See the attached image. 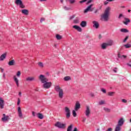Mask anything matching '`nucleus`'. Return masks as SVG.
<instances>
[{"label": "nucleus", "mask_w": 131, "mask_h": 131, "mask_svg": "<svg viewBox=\"0 0 131 131\" xmlns=\"http://www.w3.org/2000/svg\"><path fill=\"white\" fill-rule=\"evenodd\" d=\"M113 71L115 72V73H116L117 72V71H116V70L114 69Z\"/></svg>", "instance_id": "4d7b16f0"}, {"label": "nucleus", "mask_w": 131, "mask_h": 131, "mask_svg": "<svg viewBox=\"0 0 131 131\" xmlns=\"http://www.w3.org/2000/svg\"><path fill=\"white\" fill-rule=\"evenodd\" d=\"M113 45V41L111 40L108 43H103L101 45V48L103 50H106L107 47H109V46H112Z\"/></svg>", "instance_id": "20e7f679"}, {"label": "nucleus", "mask_w": 131, "mask_h": 131, "mask_svg": "<svg viewBox=\"0 0 131 131\" xmlns=\"http://www.w3.org/2000/svg\"><path fill=\"white\" fill-rule=\"evenodd\" d=\"M32 116L33 117H35V112H32Z\"/></svg>", "instance_id": "09e8293b"}, {"label": "nucleus", "mask_w": 131, "mask_h": 131, "mask_svg": "<svg viewBox=\"0 0 131 131\" xmlns=\"http://www.w3.org/2000/svg\"><path fill=\"white\" fill-rule=\"evenodd\" d=\"M92 7H93V4H91L90 5H89L87 8L86 9H85L84 10V13H88V12H89V11L90 12H93V10H92Z\"/></svg>", "instance_id": "9b49d317"}, {"label": "nucleus", "mask_w": 131, "mask_h": 131, "mask_svg": "<svg viewBox=\"0 0 131 131\" xmlns=\"http://www.w3.org/2000/svg\"><path fill=\"white\" fill-rule=\"evenodd\" d=\"M38 78L42 83H45V82L49 81V79H48L43 75H40Z\"/></svg>", "instance_id": "39448f33"}, {"label": "nucleus", "mask_w": 131, "mask_h": 131, "mask_svg": "<svg viewBox=\"0 0 131 131\" xmlns=\"http://www.w3.org/2000/svg\"><path fill=\"white\" fill-rule=\"evenodd\" d=\"M35 80V78L34 77H28L26 78L27 81H33Z\"/></svg>", "instance_id": "4be33fe9"}, {"label": "nucleus", "mask_w": 131, "mask_h": 131, "mask_svg": "<svg viewBox=\"0 0 131 131\" xmlns=\"http://www.w3.org/2000/svg\"><path fill=\"white\" fill-rule=\"evenodd\" d=\"M73 18H74V16H72V17H70V19H73Z\"/></svg>", "instance_id": "69168bd1"}, {"label": "nucleus", "mask_w": 131, "mask_h": 131, "mask_svg": "<svg viewBox=\"0 0 131 131\" xmlns=\"http://www.w3.org/2000/svg\"><path fill=\"white\" fill-rule=\"evenodd\" d=\"M103 110H104L105 112H107V113H109L111 111V110H110V108H108L106 107H104Z\"/></svg>", "instance_id": "72a5a7b5"}, {"label": "nucleus", "mask_w": 131, "mask_h": 131, "mask_svg": "<svg viewBox=\"0 0 131 131\" xmlns=\"http://www.w3.org/2000/svg\"><path fill=\"white\" fill-rule=\"evenodd\" d=\"M128 37H129V36H126V37L124 39L123 42H126V40L128 39Z\"/></svg>", "instance_id": "ea45409f"}, {"label": "nucleus", "mask_w": 131, "mask_h": 131, "mask_svg": "<svg viewBox=\"0 0 131 131\" xmlns=\"http://www.w3.org/2000/svg\"><path fill=\"white\" fill-rule=\"evenodd\" d=\"M71 80V77L70 76H66L64 77V80L65 81H68V80Z\"/></svg>", "instance_id": "c756f323"}, {"label": "nucleus", "mask_w": 131, "mask_h": 131, "mask_svg": "<svg viewBox=\"0 0 131 131\" xmlns=\"http://www.w3.org/2000/svg\"><path fill=\"white\" fill-rule=\"evenodd\" d=\"M4 117L2 118L3 121H7V120H9L10 119V117L9 116H6V115L4 114H3Z\"/></svg>", "instance_id": "b1692460"}, {"label": "nucleus", "mask_w": 131, "mask_h": 131, "mask_svg": "<svg viewBox=\"0 0 131 131\" xmlns=\"http://www.w3.org/2000/svg\"><path fill=\"white\" fill-rule=\"evenodd\" d=\"M121 130V126L117 124L116 126L115 129V131H120Z\"/></svg>", "instance_id": "393cba45"}, {"label": "nucleus", "mask_w": 131, "mask_h": 131, "mask_svg": "<svg viewBox=\"0 0 131 131\" xmlns=\"http://www.w3.org/2000/svg\"><path fill=\"white\" fill-rule=\"evenodd\" d=\"M56 38H57V39H58V40H60V39H62V36L59 34H56Z\"/></svg>", "instance_id": "473e14b6"}, {"label": "nucleus", "mask_w": 131, "mask_h": 131, "mask_svg": "<svg viewBox=\"0 0 131 131\" xmlns=\"http://www.w3.org/2000/svg\"><path fill=\"white\" fill-rule=\"evenodd\" d=\"M17 112L18 113L19 117L22 118V117H23V115L22 114V111H21V107H20V106L18 107Z\"/></svg>", "instance_id": "f3484780"}, {"label": "nucleus", "mask_w": 131, "mask_h": 131, "mask_svg": "<svg viewBox=\"0 0 131 131\" xmlns=\"http://www.w3.org/2000/svg\"><path fill=\"white\" fill-rule=\"evenodd\" d=\"M66 126V124H63L60 122H57L55 124V126H56V127H58V128H65Z\"/></svg>", "instance_id": "0eeeda50"}, {"label": "nucleus", "mask_w": 131, "mask_h": 131, "mask_svg": "<svg viewBox=\"0 0 131 131\" xmlns=\"http://www.w3.org/2000/svg\"><path fill=\"white\" fill-rule=\"evenodd\" d=\"M122 102H123V103H126L127 101H126L125 99H122Z\"/></svg>", "instance_id": "de8ad7c7"}, {"label": "nucleus", "mask_w": 131, "mask_h": 131, "mask_svg": "<svg viewBox=\"0 0 131 131\" xmlns=\"http://www.w3.org/2000/svg\"><path fill=\"white\" fill-rule=\"evenodd\" d=\"M63 0H60V2L61 3V4H63Z\"/></svg>", "instance_id": "e2e57ef3"}, {"label": "nucleus", "mask_w": 131, "mask_h": 131, "mask_svg": "<svg viewBox=\"0 0 131 131\" xmlns=\"http://www.w3.org/2000/svg\"><path fill=\"white\" fill-rule=\"evenodd\" d=\"M101 92H102V93H103V94H106V90H105L104 89H101Z\"/></svg>", "instance_id": "79ce46f5"}, {"label": "nucleus", "mask_w": 131, "mask_h": 131, "mask_svg": "<svg viewBox=\"0 0 131 131\" xmlns=\"http://www.w3.org/2000/svg\"><path fill=\"white\" fill-rule=\"evenodd\" d=\"M94 14H96V15H99V14H100V12H99V9H96L94 11Z\"/></svg>", "instance_id": "58836bf2"}, {"label": "nucleus", "mask_w": 131, "mask_h": 131, "mask_svg": "<svg viewBox=\"0 0 131 131\" xmlns=\"http://www.w3.org/2000/svg\"><path fill=\"white\" fill-rule=\"evenodd\" d=\"M7 58V52H5L0 56V61H4Z\"/></svg>", "instance_id": "f8f14e48"}, {"label": "nucleus", "mask_w": 131, "mask_h": 131, "mask_svg": "<svg viewBox=\"0 0 131 131\" xmlns=\"http://www.w3.org/2000/svg\"><path fill=\"white\" fill-rule=\"evenodd\" d=\"M16 63V61H15V59L11 60L8 62V65L9 66H14Z\"/></svg>", "instance_id": "aec40b11"}, {"label": "nucleus", "mask_w": 131, "mask_h": 131, "mask_svg": "<svg viewBox=\"0 0 131 131\" xmlns=\"http://www.w3.org/2000/svg\"><path fill=\"white\" fill-rule=\"evenodd\" d=\"M70 4H74L75 0H69Z\"/></svg>", "instance_id": "a19ab883"}, {"label": "nucleus", "mask_w": 131, "mask_h": 131, "mask_svg": "<svg viewBox=\"0 0 131 131\" xmlns=\"http://www.w3.org/2000/svg\"><path fill=\"white\" fill-rule=\"evenodd\" d=\"M4 101L3 98H0V108L1 109H4V107L5 106Z\"/></svg>", "instance_id": "a211bd4d"}, {"label": "nucleus", "mask_w": 131, "mask_h": 131, "mask_svg": "<svg viewBox=\"0 0 131 131\" xmlns=\"http://www.w3.org/2000/svg\"><path fill=\"white\" fill-rule=\"evenodd\" d=\"M3 77L5 78V77H6V74L4 73L3 74Z\"/></svg>", "instance_id": "052dcab7"}, {"label": "nucleus", "mask_w": 131, "mask_h": 131, "mask_svg": "<svg viewBox=\"0 0 131 131\" xmlns=\"http://www.w3.org/2000/svg\"><path fill=\"white\" fill-rule=\"evenodd\" d=\"M45 20H46V19H45L43 18H41L40 19L41 23H42V22H43V21H45Z\"/></svg>", "instance_id": "a18cd8bd"}, {"label": "nucleus", "mask_w": 131, "mask_h": 131, "mask_svg": "<svg viewBox=\"0 0 131 131\" xmlns=\"http://www.w3.org/2000/svg\"><path fill=\"white\" fill-rule=\"evenodd\" d=\"M120 32H123L124 33H126L128 32L129 31H128V30H127L126 29L123 28L120 30Z\"/></svg>", "instance_id": "cd10ccee"}, {"label": "nucleus", "mask_w": 131, "mask_h": 131, "mask_svg": "<svg viewBox=\"0 0 131 131\" xmlns=\"http://www.w3.org/2000/svg\"><path fill=\"white\" fill-rule=\"evenodd\" d=\"M114 95H115V92H108V96H110L111 97H113V96H114Z\"/></svg>", "instance_id": "7c9ffc66"}, {"label": "nucleus", "mask_w": 131, "mask_h": 131, "mask_svg": "<svg viewBox=\"0 0 131 131\" xmlns=\"http://www.w3.org/2000/svg\"><path fill=\"white\" fill-rule=\"evenodd\" d=\"M42 88L43 89H50L51 86H52V82H45V83H43Z\"/></svg>", "instance_id": "423d86ee"}, {"label": "nucleus", "mask_w": 131, "mask_h": 131, "mask_svg": "<svg viewBox=\"0 0 131 131\" xmlns=\"http://www.w3.org/2000/svg\"><path fill=\"white\" fill-rule=\"evenodd\" d=\"M92 23L93 24V27L94 28H96V29H98V28H99L100 25L99 24V23L98 21H93Z\"/></svg>", "instance_id": "ddd939ff"}, {"label": "nucleus", "mask_w": 131, "mask_h": 131, "mask_svg": "<svg viewBox=\"0 0 131 131\" xmlns=\"http://www.w3.org/2000/svg\"><path fill=\"white\" fill-rule=\"evenodd\" d=\"M81 27H86V21H82L80 24Z\"/></svg>", "instance_id": "a878e982"}, {"label": "nucleus", "mask_w": 131, "mask_h": 131, "mask_svg": "<svg viewBox=\"0 0 131 131\" xmlns=\"http://www.w3.org/2000/svg\"><path fill=\"white\" fill-rule=\"evenodd\" d=\"M107 4H108V2H107V1H105V2H104V5H107Z\"/></svg>", "instance_id": "5fc2aeb1"}, {"label": "nucleus", "mask_w": 131, "mask_h": 131, "mask_svg": "<svg viewBox=\"0 0 131 131\" xmlns=\"http://www.w3.org/2000/svg\"><path fill=\"white\" fill-rule=\"evenodd\" d=\"M124 48H125V49H130L131 45L130 43H127L126 45H124Z\"/></svg>", "instance_id": "c85d7f7f"}, {"label": "nucleus", "mask_w": 131, "mask_h": 131, "mask_svg": "<svg viewBox=\"0 0 131 131\" xmlns=\"http://www.w3.org/2000/svg\"><path fill=\"white\" fill-rule=\"evenodd\" d=\"M56 92L58 93V97L59 99H63L64 97V93L63 92V89H61L59 85H56L54 88Z\"/></svg>", "instance_id": "f03ea898"}, {"label": "nucleus", "mask_w": 131, "mask_h": 131, "mask_svg": "<svg viewBox=\"0 0 131 131\" xmlns=\"http://www.w3.org/2000/svg\"><path fill=\"white\" fill-rule=\"evenodd\" d=\"M18 95H19V96H20V97H21V95H22V92H19L18 93Z\"/></svg>", "instance_id": "3c124183"}, {"label": "nucleus", "mask_w": 131, "mask_h": 131, "mask_svg": "<svg viewBox=\"0 0 131 131\" xmlns=\"http://www.w3.org/2000/svg\"><path fill=\"white\" fill-rule=\"evenodd\" d=\"M86 120V119L85 118H83V121H85Z\"/></svg>", "instance_id": "13d9d810"}, {"label": "nucleus", "mask_w": 131, "mask_h": 131, "mask_svg": "<svg viewBox=\"0 0 131 131\" xmlns=\"http://www.w3.org/2000/svg\"><path fill=\"white\" fill-rule=\"evenodd\" d=\"M38 64L40 68H43V63L42 62H38Z\"/></svg>", "instance_id": "4c0bfd02"}, {"label": "nucleus", "mask_w": 131, "mask_h": 131, "mask_svg": "<svg viewBox=\"0 0 131 131\" xmlns=\"http://www.w3.org/2000/svg\"><path fill=\"white\" fill-rule=\"evenodd\" d=\"M99 39H101V38H102V35H99Z\"/></svg>", "instance_id": "6e6d98bb"}, {"label": "nucleus", "mask_w": 131, "mask_h": 131, "mask_svg": "<svg viewBox=\"0 0 131 131\" xmlns=\"http://www.w3.org/2000/svg\"><path fill=\"white\" fill-rule=\"evenodd\" d=\"M21 13L24 15H27L28 14H29V11H28V10L27 9H23L21 10Z\"/></svg>", "instance_id": "5701e85b"}, {"label": "nucleus", "mask_w": 131, "mask_h": 131, "mask_svg": "<svg viewBox=\"0 0 131 131\" xmlns=\"http://www.w3.org/2000/svg\"><path fill=\"white\" fill-rule=\"evenodd\" d=\"M111 10V8H110V7H107L104 10V13L101 15V19H102L103 21H105V22H107L109 20Z\"/></svg>", "instance_id": "f257e3e1"}, {"label": "nucleus", "mask_w": 131, "mask_h": 131, "mask_svg": "<svg viewBox=\"0 0 131 131\" xmlns=\"http://www.w3.org/2000/svg\"><path fill=\"white\" fill-rule=\"evenodd\" d=\"M74 23H75V24H78V23H79V18L77 17L75 19H74Z\"/></svg>", "instance_id": "2f4dec72"}, {"label": "nucleus", "mask_w": 131, "mask_h": 131, "mask_svg": "<svg viewBox=\"0 0 131 131\" xmlns=\"http://www.w3.org/2000/svg\"><path fill=\"white\" fill-rule=\"evenodd\" d=\"M92 97H94V94H92Z\"/></svg>", "instance_id": "774afa93"}, {"label": "nucleus", "mask_w": 131, "mask_h": 131, "mask_svg": "<svg viewBox=\"0 0 131 131\" xmlns=\"http://www.w3.org/2000/svg\"><path fill=\"white\" fill-rule=\"evenodd\" d=\"M73 28L78 31L79 32H81L82 31V29L80 28V27L77 26V25H75L73 26Z\"/></svg>", "instance_id": "4468645a"}, {"label": "nucleus", "mask_w": 131, "mask_h": 131, "mask_svg": "<svg viewBox=\"0 0 131 131\" xmlns=\"http://www.w3.org/2000/svg\"><path fill=\"white\" fill-rule=\"evenodd\" d=\"M40 2H47V0H40Z\"/></svg>", "instance_id": "680f3d73"}, {"label": "nucleus", "mask_w": 131, "mask_h": 131, "mask_svg": "<svg viewBox=\"0 0 131 131\" xmlns=\"http://www.w3.org/2000/svg\"><path fill=\"white\" fill-rule=\"evenodd\" d=\"M72 128H73V125H72V124H71L69 127H68L67 131H72ZM73 131H77V128L75 127Z\"/></svg>", "instance_id": "6ab92c4d"}, {"label": "nucleus", "mask_w": 131, "mask_h": 131, "mask_svg": "<svg viewBox=\"0 0 131 131\" xmlns=\"http://www.w3.org/2000/svg\"><path fill=\"white\" fill-rule=\"evenodd\" d=\"M124 15H123V14L122 13H121L118 16V19H121V18H124Z\"/></svg>", "instance_id": "e433bc0d"}, {"label": "nucleus", "mask_w": 131, "mask_h": 131, "mask_svg": "<svg viewBox=\"0 0 131 131\" xmlns=\"http://www.w3.org/2000/svg\"><path fill=\"white\" fill-rule=\"evenodd\" d=\"M85 114L87 117L90 116V114H91V109L90 108V106H86V110L85 111Z\"/></svg>", "instance_id": "9d476101"}, {"label": "nucleus", "mask_w": 131, "mask_h": 131, "mask_svg": "<svg viewBox=\"0 0 131 131\" xmlns=\"http://www.w3.org/2000/svg\"><path fill=\"white\" fill-rule=\"evenodd\" d=\"M72 113L74 117H76V116H77V114H76V112H75V110L73 111Z\"/></svg>", "instance_id": "c9c22d12"}, {"label": "nucleus", "mask_w": 131, "mask_h": 131, "mask_svg": "<svg viewBox=\"0 0 131 131\" xmlns=\"http://www.w3.org/2000/svg\"><path fill=\"white\" fill-rule=\"evenodd\" d=\"M123 123H124V119L121 118L119 120L117 124L120 126H122V125H123Z\"/></svg>", "instance_id": "2eb2a0df"}, {"label": "nucleus", "mask_w": 131, "mask_h": 131, "mask_svg": "<svg viewBox=\"0 0 131 131\" xmlns=\"http://www.w3.org/2000/svg\"><path fill=\"white\" fill-rule=\"evenodd\" d=\"M118 58H120L121 59H122V56H120V53L118 54Z\"/></svg>", "instance_id": "49530a36"}, {"label": "nucleus", "mask_w": 131, "mask_h": 131, "mask_svg": "<svg viewBox=\"0 0 131 131\" xmlns=\"http://www.w3.org/2000/svg\"><path fill=\"white\" fill-rule=\"evenodd\" d=\"M122 57H123V58L124 59H125V58H126V56H125V55H122Z\"/></svg>", "instance_id": "864d4df0"}, {"label": "nucleus", "mask_w": 131, "mask_h": 131, "mask_svg": "<svg viewBox=\"0 0 131 131\" xmlns=\"http://www.w3.org/2000/svg\"><path fill=\"white\" fill-rule=\"evenodd\" d=\"M130 11H131L130 10H128V13H130Z\"/></svg>", "instance_id": "0e129e2a"}, {"label": "nucleus", "mask_w": 131, "mask_h": 131, "mask_svg": "<svg viewBox=\"0 0 131 131\" xmlns=\"http://www.w3.org/2000/svg\"><path fill=\"white\" fill-rule=\"evenodd\" d=\"M16 5H18L19 6V8L21 9H24L25 8V6L23 4V2H22L21 0H15Z\"/></svg>", "instance_id": "1a4fd4ad"}, {"label": "nucleus", "mask_w": 131, "mask_h": 131, "mask_svg": "<svg viewBox=\"0 0 131 131\" xmlns=\"http://www.w3.org/2000/svg\"><path fill=\"white\" fill-rule=\"evenodd\" d=\"M41 125H42V124L41 123V124H39V126H41Z\"/></svg>", "instance_id": "338daca9"}, {"label": "nucleus", "mask_w": 131, "mask_h": 131, "mask_svg": "<svg viewBox=\"0 0 131 131\" xmlns=\"http://www.w3.org/2000/svg\"><path fill=\"white\" fill-rule=\"evenodd\" d=\"M78 109H80V103H79V102L77 101L75 106V111H78Z\"/></svg>", "instance_id": "dca6fc26"}, {"label": "nucleus", "mask_w": 131, "mask_h": 131, "mask_svg": "<svg viewBox=\"0 0 131 131\" xmlns=\"http://www.w3.org/2000/svg\"><path fill=\"white\" fill-rule=\"evenodd\" d=\"M106 131H112V128H109Z\"/></svg>", "instance_id": "8fccbe9b"}, {"label": "nucleus", "mask_w": 131, "mask_h": 131, "mask_svg": "<svg viewBox=\"0 0 131 131\" xmlns=\"http://www.w3.org/2000/svg\"><path fill=\"white\" fill-rule=\"evenodd\" d=\"M0 69L1 70V72L3 73V72H4V69L1 68Z\"/></svg>", "instance_id": "603ef678"}, {"label": "nucleus", "mask_w": 131, "mask_h": 131, "mask_svg": "<svg viewBox=\"0 0 131 131\" xmlns=\"http://www.w3.org/2000/svg\"><path fill=\"white\" fill-rule=\"evenodd\" d=\"M64 111L66 112L67 118H70V115H71V113L70 112V109H69V107L66 106L64 108Z\"/></svg>", "instance_id": "6e6552de"}, {"label": "nucleus", "mask_w": 131, "mask_h": 131, "mask_svg": "<svg viewBox=\"0 0 131 131\" xmlns=\"http://www.w3.org/2000/svg\"><path fill=\"white\" fill-rule=\"evenodd\" d=\"M107 2H113L115 0H106Z\"/></svg>", "instance_id": "bf43d9fd"}, {"label": "nucleus", "mask_w": 131, "mask_h": 131, "mask_svg": "<svg viewBox=\"0 0 131 131\" xmlns=\"http://www.w3.org/2000/svg\"><path fill=\"white\" fill-rule=\"evenodd\" d=\"M92 2H93V0H89V1H88V2L86 3V5H89V4H91V3H92Z\"/></svg>", "instance_id": "c03bdc74"}, {"label": "nucleus", "mask_w": 131, "mask_h": 131, "mask_svg": "<svg viewBox=\"0 0 131 131\" xmlns=\"http://www.w3.org/2000/svg\"><path fill=\"white\" fill-rule=\"evenodd\" d=\"M105 104H106V103L104 100H101L99 102V105H105Z\"/></svg>", "instance_id": "f704fd0d"}, {"label": "nucleus", "mask_w": 131, "mask_h": 131, "mask_svg": "<svg viewBox=\"0 0 131 131\" xmlns=\"http://www.w3.org/2000/svg\"><path fill=\"white\" fill-rule=\"evenodd\" d=\"M37 117L39 119H43V115H42V114L41 113H38L37 114Z\"/></svg>", "instance_id": "bb28decb"}, {"label": "nucleus", "mask_w": 131, "mask_h": 131, "mask_svg": "<svg viewBox=\"0 0 131 131\" xmlns=\"http://www.w3.org/2000/svg\"><path fill=\"white\" fill-rule=\"evenodd\" d=\"M20 98H18V99H17V105L18 106H19L20 105Z\"/></svg>", "instance_id": "37998d69"}, {"label": "nucleus", "mask_w": 131, "mask_h": 131, "mask_svg": "<svg viewBox=\"0 0 131 131\" xmlns=\"http://www.w3.org/2000/svg\"><path fill=\"white\" fill-rule=\"evenodd\" d=\"M21 76V72L18 71L16 73V75L13 76V80L15 82L17 86H19V79L17 77H20Z\"/></svg>", "instance_id": "7ed1b4c3"}, {"label": "nucleus", "mask_w": 131, "mask_h": 131, "mask_svg": "<svg viewBox=\"0 0 131 131\" xmlns=\"http://www.w3.org/2000/svg\"><path fill=\"white\" fill-rule=\"evenodd\" d=\"M124 20L125 21H123V23L125 25H127V24H128V23H129L130 22V19H128V18L126 17H124Z\"/></svg>", "instance_id": "412c9836"}]
</instances>
